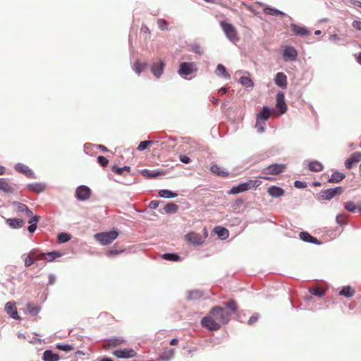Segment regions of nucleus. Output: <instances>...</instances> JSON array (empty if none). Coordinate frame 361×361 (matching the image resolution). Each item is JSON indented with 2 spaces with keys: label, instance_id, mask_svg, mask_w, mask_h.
Listing matches in <instances>:
<instances>
[{
  "label": "nucleus",
  "instance_id": "1",
  "mask_svg": "<svg viewBox=\"0 0 361 361\" xmlns=\"http://www.w3.org/2000/svg\"><path fill=\"white\" fill-rule=\"evenodd\" d=\"M209 314L214 317L221 325L227 323L230 320L231 313L219 306L214 307L209 312Z\"/></svg>",
  "mask_w": 361,
  "mask_h": 361
},
{
  "label": "nucleus",
  "instance_id": "2",
  "mask_svg": "<svg viewBox=\"0 0 361 361\" xmlns=\"http://www.w3.org/2000/svg\"><path fill=\"white\" fill-rule=\"evenodd\" d=\"M262 184V182L259 180H249L248 181L239 184L237 186L233 187L228 194L235 195L240 192H243L250 190L252 188H256Z\"/></svg>",
  "mask_w": 361,
  "mask_h": 361
},
{
  "label": "nucleus",
  "instance_id": "3",
  "mask_svg": "<svg viewBox=\"0 0 361 361\" xmlns=\"http://www.w3.org/2000/svg\"><path fill=\"white\" fill-rule=\"evenodd\" d=\"M286 168V164H274L269 165L262 170V173L264 176L260 177L266 180H272L271 178L267 176L269 175H279L282 173Z\"/></svg>",
  "mask_w": 361,
  "mask_h": 361
},
{
  "label": "nucleus",
  "instance_id": "4",
  "mask_svg": "<svg viewBox=\"0 0 361 361\" xmlns=\"http://www.w3.org/2000/svg\"><path fill=\"white\" fill-rule=\"evenodd\" d=\"M118 235L116 231L109 232H102L94 235L95 239L99 241L102 245H106L111 243Z\"/></svg>",
  "mask_w": 361,
  "mask_h": 361
},
{
  "label": "nucleus",
  "instance_id": "5",
  "mask_svg": "<svg viewBox=\"0 0 361 361\" xmlns=\"http://www.w3.org/2000/svg\"><path fill=\"white\" fill-rule=\"evenodd\" d=\"M220 25L222 30H224L226 36L230 41L236 42L239 39L238 37L237 30L234 27V25L226 21H221Z\"/></svg>",
  "mask_w": 361,
  "mask_h": 361
},
{
  "label": "nucleus",
  "instance_id": "6",
  "mask_svg": "<svg viewBox=\"0 0 361 361\" xmlns=\"http://www.w3.org/2000/svg\"><path fill=\"white\" fill-rule=\"evenodd\" d=\"M343 192L342 187H336L334 188H329L322 190L318 194L319 200H330L336 195H340Z\"/></svg>",
  "mask_w": 361,
  "mask_h": 361
},
{
  "label": "nucleus",
  "instance_id": "7",
  "mask_svg": "<svg viewBox=\"0 0 361 361\" xmlns=\"http://www.w3.org/2000/svg\"><path fill=\"white\" fill-rule=\"evenodd\" d=\"M202 326L211 330L216 331L221 328V324L210 314L204 317L201 321Z\"/></svg>",
  "mask_w": 361,
  "mask_h": 361
},
{
  "label": "nucleus",
  "instance_id": "8",
  "mask_svg": "<svg viewBox=\"0 0 361 361\" xmlns=\"http://www.w3.org/2000/svg\"><path fill=\"white\" fill-rule=\"evenodd\" d=\"M112 354L118 358L129 359L137 355V352L133 348H123L115 350Z\"/></svg>",
  "mask_w": 361,
  "mask_h": 361
},
{
  "label": "nucleus",
  "instance_id": "9",
  "mask_svg": "<svg viewBox=\"0 0 361 361\" xmlns=\"http://www.w3.org/2000/svg\"><path fill=\"white\" fill-rule=\"evenodd\" d=\"M185 240L195 246L200 245L204 243V238L200 234L192 231L189 232L185 235Z\"/></svg>",
  "mask_w": 361,
  "mask_h": 361
},
{
  "label": "nucleus",
  "instance_id": "10",
  "mask_svg": "<svg viewBox=\"0 0 361 361\" xmlns=\"http://www.w3.org/2000/svg\"><path fill=\"white\" fill-rule=\"evenodd\" d=\"M76 197L80 200H86L90 198L91 190L85 185L79 186L75 191Z\"/></svg>",
  "mask_w": 361,
  "mask_h": 361
},
{
  "label": "nucleus",
  "instance_id": "11",
  "mask_svg": "<svg viewBox=\"0 0 361 361\" xmlns=\"http://www.w3.org/2000/svg\"><path fill=\"white\" fill-rule=\"evenodd\" d=\"M361 161V152H354L345 161V166L347 169H352L355 164Z\"/></svg>",
  "mask_w": 361,
  "mask_h": 361
},
{
  "label": "nucleus",
  "instance_id": "12",
  "mask_svg": "<svg viewBox=\"0 0 361 361\" xmlns=\"http://www.w3.org/2000/svg\"><path fill=\"white\" fill-rule=\"evenodd\" d=\"M297 56L298 51L293 47H286L283 51V57L286 61H294Z\"/></svg>",
  "mask_w": 361,
  "mask_h": 361
},
{
  "label": "nucleus",
  "instance_id": "13",
  "mask_svg": "<svg viewBox=\"0 0 361 361\" xmlns=\"http://www.w3.org/2000/svg\"><path fill=\"white\" fill-rule=\"evenodd\" d=\"M290 27L294 35L298 36L304 37L309 35L311 33L305 27L294 23L290 24Z\"/></svg>",
  "mask_w": 361,
  "mask_h": 361
},
{
  "label": "nucleus",
  "instance_id": "14",
  "mask_svg": "<svg viewBox=\"0 0 361 361\" xmlns=\"http://www.w3.org/2000/svg\"><path fill=\"white\" fill-rule=\"evenodd\" d=\"M164 66V63L159 59L157 63L152 65L151 71L155 77L159 78L163 73Z\"/></svg>",
  "mask_w": 361,
  "mask_h": 361
},
{
  "label": "nucleus",
  "instance_id": "15",
  "mask_svg": "<svg viewBox=\"0 0 361 361\" xmlns=\"http://www.w3.org/2000/svg\"><path fill=\"white\" fill-rule=\"evenodd\" d=\"M5 311L10 317L15 319H19L20 317L18 314L16 303L13 302H8L5 305Z\"/></svg>",
  "mask_w": 361,
  "mask_h": 361
},
{
  "label": "nucleus",
  "instance_id": "16",
  "mask_svg": "<svg viewBox=\"0 0 361 361\" xmlns=\"http://www.w3.org/2000/svg\"><path fill=\"white\" fill-rule=\"evenodd\" d=\"M276 108L279 109L280 114H284L287 110V106L284 100V94L281 92L276 95Z\"/></svg>",
  "mask_w": 361,
  "mask_h": 361
},
{
  "label": "nucleus",
  "instance_id": "17",
  "mask_svg": "<svg viewBox=\"0 0 361 361\" xmlns=\"http://www.w3.org/2000/svg\"><path fill=\"white\" fill-rule=\"evenodd\" d=\"M194 64L192 63L183 62L180 64L179 74L181 75H189L193 72Z\"/></svg>",
  "mask_w": 361,
  "mask_h": 361
},
{
  "label": "nucleus",
  "instance_id": "18",
  "mask_svg": "<svg viewBox=\"0 0 361 361\" xmlns=\"http://www.w3.org/2000/svg\"><path fill=\"white\" fill-rule=\"evenodd\" d=\"M16 171L21 173L28 178H35L33 171L26 165L23 164H18L15 166Z\"/></svg>",
  "mask_w": 361,
  "mask_h": 361
},
{
  "label": "nucleus",
  "instance_id": "19",
  "mask_svg": "<svg viewBox=\"0 0 361 361\" xmlns=\"http://www.w3.org/2000/svg\"><path fill=\"white\" fill-rule=\"evenodd\" d=\"M0 190L11 193L15 190V185L11 183L8 179L0 178Z\"/></svg>",
  "mask_w": 361,
  "mask_h": 361
},
{
  "label": "nucleus",
  "instance_id": "20",
  "mask_svg": "<svg viewBox=\"0 0 361 361\" xmlns=\"http://www.w3.org/2000/svg\"><path fill=\"white\" fill-rule=\"evenodd\" d=\"M274 82L277 86L286 88L287 87V77L286 74L282 72L278 73L276 75Z\"/></svg>",
  "mask_w": 361,
  "mask_h": 361
},
{
  "label": "nucleus",
  "instance_id": "21",
  "mask_svg": "<svg viewBox=\"0 0 361 361\" xmlns=\"http://www.w3.org/2000/svg\"><path fill=\"white\" fill-rule=\"evenodd\" d=\"M268 193L274 197H279L283 195L284 190L281 188L273 185L268 188Z\"/></svg>",
  "mask_w": 361,
  "mask_h": 361
},
{
  "label": "nucleus",
  "instance_id": "22",
  "mask_svg": "<svg viewBox=\"0 0 361 361\" xmlns=\"http://www.w3.org/2000/svg\"><path fill=\"white\" fill-rule=\"evenodd\" d=\"M42 358L44 361H58L59 355L50 350H47L44 352Z\"/></svg>",
  "mask_w": 361,
  "mask_h": 361
},
{
  "label": "nucleus",
  "instance_id": "23",
  "mask_svg": "<svg viewBox=\"0 0 361 361\" xmlns=\"http://www.w3.org/2000/svg\"><path fill=\"white\" fill-rule=\"evenodd\" d=\"M6 223L12 228H19L24 225V221L20 219H8Z\"/></svg>",
  "mask_w": 361,
  "mask_h": 361
},
{
  "label": "nucleus",
  "instance_id": "24",
  "mask_svg": "<svg viewBox=\"0 0 361 361\" xmlns=\"http://www.w3.org/2000/svg\"><path fill=\"white\" fill-rule=\"evenodd\" d=\"M215 233L222 240L226 239L229 235L228 229L221 226H216L214 229Z\"/></svg>",
  "mask_w": 361,
  "mask_h": 361
},
{
  "label": "nucleus",
  "instance_id": "25",
  "mask_svg": "<svg viewBox=\"0 0 361 361\" xmlns=\"http://www.w3.org/2000/svg\"><path fill=\"white\" fill-rule=\"evenodd\" d=\"M345 178V175L343 173L335 171L331 175V178L328 180V182L333 183H340Z\"/></svg>",
  "mask_w": 361,
  "mask_h": 361
},
{
  "label": "nucleus",
  "instance_id": "26",
  "mask_svg": "<svg viewBox=\"0 0 361 361\" xmlns=\"http://www.w3.org/2000/svg\"><path fill=\"white\" fill-rule=\"evenodd\" d=\"M300 237L303 241L309 242V243H314V244H319V240L316 238L312 236L307 232H304V231L300 232Z\"/></svg>",
  "mask_w": 361,
  "mask_h": 361
},
{
  "label": "nucleus",
  "instance_id": "27",
  "mask_svg": "<svg viewBox=\"0 0 361 361\" xmlns=\"http://www.w3.org/2000/svg\"><path fill=\"white\" fill-rule=\"evenodd\" d=\"M175 351L173 349H166L160 355L159 359L161 361H169L173 357Z\"/></svg>",
  "mask_w": 361,
  "mask_h": 361
},
{
  "label": "nucleus",
  "instance_id": "28",
  "mask_svg": "<svg viewBox=\"0 0 361 361\" xmlns=\"http://www.w3.org/2000/svg\"><path fill=\"white\" fill-rule=\"evenodd\" d=\"M355 293V289H353L351 286H345L342 288V290L339 292L340 295H343L347 298H351Z\"/></svg>",
  "mask_w": 361,
  "mask_h": 361
},
{
  "label": "nucleus",
  "instance_id": "29",
  "mask_svg": "<svg viewBox=\"0 0 361 361\" xmlns=\"http://www.w3.org/2000/svg\"><path fill=\"white\" fill-rule=\"evenodd\" d=\"M123 343V341L118 339V338L111 339V340L106 341L104 343V348L105 349H108V348H110L111 347H115L116 345H119Z\"/></svg>",
  "mask_w": 361,
  "mask_h": 361
},
{
  "label": "nucleus",
  "instance_id": "30",
  "mask_svg": "<svg viewBox=\"0 0 361 361\" xmlns=\"http://www.w3.org/2000/svg\"><path fill=\"white\" fill-rule=\"evenodd\" d=\"M308 168L312 171L319 172L322 171L324 166L320 162L314 161L309 164Z\"/></svg>",
  "mask_w": 361,
  "mask_h": 361
},
{
  "label": "nucleus",
  "instance_id": "31",
  "mask_svg": "<svg viewBox=\"0 0 361 361\" xmlns=\"http://www.w3.org/2000/svg\"><path fill=\"white\" fill-rule=\"evenodd\" d=\"M210 170L213 173L216 174L217 176H219L224 177L228 175L227 172H226L224 170L221 169V167L216 164H214V165L211 166Z\"/></svg>",
  "mask_w": 361,
  "mask_h": 361
},
{
  "label": "nucleus",
  "instance_id": "32",
  "mask_svg": "<svg viewBox=\"0 0 361 361\" xmlns=\"http://www.w3.org/2000/svg\"><path fill=\"white\" fill-rule=\"evenodd\" d=\"M40 217L37 215L34 216L30 220L28 221V223L30 224V226L28 227V231L30 233H33L37 228V223L39 221Z\"/></svg>",
  "mask_w": 361,
  "mask_h": 361
},
{
  "label": "nucleus",
  "instance_id": "33",
  "mask_svg": "<svg viewBox=\"0 0 361 361\" xmlns=\"http://www.w3.org/2000/svg\"><path fill=\"white\" fill-rule=\"evenodd\" d=\"M164 212L169 214L176 213L178 209V206L173 202H170L164 206Z\"/></svg>",
  "mask_w": 361,
  "mask_h": 361
},
{
  "label": "nucleus",
  "instance_id": "34",
  "mask_svg": "<svg viewBox=\"0 0 361 361\" xmlns=\"http://www.w3.org/2000/svg\"><path fill=\"white\" fill-rule=\"evenodd\" d=\"M270 116V111L269 108L264 106L261 111V112L257 115V118L259 120L266 121Z\"/></svg>",
  "mask_w": 361,
  "mask_h": 361
},
{
  "label": "nucleus",
  "instance_id": "35",
  "mask_svg": "<svg viewBox=\"0 0 361 361\" xmlns=\"http://www.w3.org/2000/svg\"><path fill=\"white\" fill-rule=\"evenodd\" d=\"M216 73L218 75H222L224 78L229 79L230 75L227 73L226 68L222 64H219L216 69Z\"/></svg>",
  "mask_w": 361,
  "mask_h": 361
},
{
  "label": "nucleus",
  "instance_id": "36",
  "mask_svg": "<svg viewBox=\"0 0 361 361\" xmlns=\"http://www.w3.org/2000/svg\"><path fill=\"white\" fill-rule=\"evenodd\" d=\"M264 11L265 13L274 16H285V13L283 12H281L276 8H272L269 7H267L264 9Z\"/></svg>",
  "mask_w": 361,
  "mask_h": 361
},
{
  "label": "nucleus",
  "instance_id": "37",
  "mask_svg": "<svg viewBox=\"0 0 361 361\" xmlns=\"http://www.w3.org/2000/svg\"><path fill=\"white\" fill-rule=\"evenodd\" d=\"M27 188L30 190H32V191H34L36 192H41L44 190V186L40 183L29 184L27 185Z\"/></svg>",
  "mask_w": 361,
  "mask_h": 361
},
{
  "label": "nucleus",
  "instance_id": "38",
  "mask_svg": "<svg viewBox=\"0 0 361 361\" xmlns=\"http://www.w3.org/2000/svg\"><path fill=\"white\" fill-rule=\"evenodd\" d=\"M310 292L316 295V296H319V297H322V296H324L326 295V290L320 288V287H316V288H310Z\"/></svg>",
  "mask_w": 361,
  "mask_h": 361
},
{
  "label": "nucleus",
  "instance_id": "39",
  "mask_svg": "<svg viewBox=\"0 0 361 361\" xmlns=\"http://www.w3.org/2000/svg\"><path fill=\"white\" fill-rule=\"evenodd\" d=\"M147 67L146 63H140L139 61H136L134 64V71L140 75L141 72H142Z\"/></svg>",
  "mask_w": 361,
  "mask_h": 361
},
{
  "label": "nucleus",
  "instance_id": "40",
  "mask_svg": "<svg viewBox=\"0 0 361 361\" xmlns=\"http://www.w3.org/2000/svg\"><path fill=\"white\" fill-rule=\"evenodd\" d=\"M239 81L243 86L247 87H252L254 86L252 80L248 77L243 76L240 78Z\"/></svg>",
  "mask_w": 361,
  "mask_h": 361
},
{
  "label": "nucleus",
  "instance_id": "41",
  "mask_svg": "<svg viewBox=\"0 0 361 361\" xmlns=\"http://www.w3.org/2000/svg\"><path fill=\"white\" fill-rule=\"evenodd\" d=\"M226 307L229 310V312L231 314L235 312L238 309L237 302L233 300H231L230 301L226 302Z\"/></svg>",
  "mask_w": 361,
  "mask_h": 361
},
{
  "label": "nucleus",
  "instance_id": "42",
  "mask_svg": "<svg viewBox=\"0 0 361 361\" xmlns=\"http://www.w3.org/2000/svg\"><path fill=\"white\" fill-rule=\"evenodd\" d=\"M162 257H163V259H164L166 260L175 261V262L180 261V257L178 255L174 254V253L164 254Z\"/></svg>",
  "mask_w": 361,
  "mask_h": 361
},
{
  "label": "nucleus",
  "instance_id": "43",
  "mask_svg": "<svg viewBox=\"0 0 361 361\" xmlns=\"http://www.w3.org/2000/svg\"><path fill=\"white\" fill-rule=\"evenodd\" d=\"M154 143V141L153 140H146V141H142L140 142L137 149L138 151H143L148 148L151 145Z\"/></svg>",
  "mask_w": 361,
  "mask_h": 361
},
{
  "label": "nucleus",
  "instance_id": "44",
  "mask_svg": "<svg viewBox=\"0 0 361 361\" xmlns=\"http://www.w3.org/2000/svg\"><path fill=\"white\" fill-rule=\"evenodd\" d=\"M202 296V293L200 290H194L190 291L188 293V299L190 300H197L200 298Z\"/></svg>",
  "mask_w": 361,
  "mask_h": 361
},
{
  "label": "nucleus",
  "instance_id": "45",
  "mask_svg": "<svg viewBox=\"0 0 361 361\" xmlns=\"http://www.w3.org/2000/svg\"><path fill=\"white\" fill-rule=\"evenodd\" d=\"M159 195L160 197H166V198L175 197L177 196L176 193H173V192H171L169 190H161L159 192Z\"/></svg>",
  "mask_w": 361,
  "mask_h": 361
},
{
  "label": "nucleus",
  "instance_id": "46",
  "mask_svg": "<svg viewBox=\"0 0 361 361\" xmlns=\"http://www.w3.org/2000/svg\"><path fill=\"white\" fill-rule=\"evenodd\" d=\"M27 310L28 312L32 315H36L39 311V308L32 303L27 305Z\"/></svg>",
  "mask_w": 361,
  "mask_h": 361
},
{
  "label": "nucleus",
  "instance_id": "47",
  "mask_svg": "<svg viewBox=\"0 0 361 361\" xmlns=\"http://www.w3.org/2000/svg\"><path fill=\"white\" fill-rule=\"evenodd\" d=\"M35 262L34 258V252H30L25 259V266L30 267Z\"/></svg>",
  "mask_w": 361,
  "mask_h": 361
},
{
  "label": "nucleus",
  "instance_id": "48",
  "mask_svg": "<svg viewBox=\"0 0 361 361\" xmlns=\"http://www.w3.org/2000/svg\"><path fill=\"white\" fill-rule=\"evenodd\" d=\"M56 348L66 352H69L74 349V347L72 345L68 344H57Z\"/></svg>",
  "mask_w": 361,
  "mask_h": 361
},
{
  "label": "nucleus",
  "instance_id": "49",
  "mask_svg": "<svg viewBox=\"0 0 361 361\" xmlns=\"http://www.w3.org/2000/svg\"><path fill=\"white\" fill-rule=\"evenodd\" d=\"M264 126H265L264 121L259 120V118H257L255 128H257V132L263 133L264 131Z\"/></svg>",
  "mask_w": 361,
  "mask_h": 361
},
{
  "label": "nucleus",
  "instance_id": "50",
  "mask_svg": "<svg viewBox=\"0 0 361 361\" xmlns=\"http://www.w3.org/2000/svg\"><path fill=\"white\" fill-rule=\"evenodd\" d=\"M45 255H46L45 260H47L48 262H51V261L54 260V259H56V257H59L60 256V254L58 253L57 252H50L45 254Z\"/></svg>",
  "mask_w": 361,
  "mask_h": 361
},
{
  "label": "nucleus",
  "instance_id": "51",
  "mask_svg": "<svg viewBox=\"0 0 361 361\" xmlns=\"http://www.w3.org/2000/svg\"><path fill=\"white\" fill-rule=\"evenodd\" d=\"M345 209L350 212H355L357 207L353 202L348 201L345 203Z\"/></svg>",
  "mask_w": 361,
  "mask_h": 361
},
{
  "label": "nucleus",
  "instance_id": "52",
  "mask_svg": "<svg viewBox=\"0 0 361 361\" xmlns=\"http://www.w3.org/2000/svg\"><path fill=\"white\" fill-rule=\"evenodd\" d=\"M71 239L69 234L66 233H61L58 235V240L59 243H66Z\"/></svg>",
  "mask_w": 361,
  "mask_h": 361
},
{
  "label": "nucleus",
  "instance_id": "53",
  "mask_svg": "<svg viewBox=\"0 0 361 361\" xmlns=\"http://www.w3.org/2000/svg\"><path fill=\"white\" fill-rule=\"evenodd\" d=\"M346 218H347L346 215H345L343 214H338L336 216V221L340 225L345 224H346V222H345Z\"/></svg>",
  "mask_w": 361,
  "mask_h": 361
},
{
  "label": "nucleus",
  "instance_id": "54",
  "mask_svg": "<svg viewBox=\"0 0 361 361\" xmlns=\"http://www.w3.org/2000/svg\"><path fill=\"white\" fill-rule=\"evenodd\" d=\"M157 24L159 28L162 30L168 29V23L164 19H159L157 20Z\"/></svg>",
  "mask_w": 361,
  "mask_h": 361
},
{
  "label": "nucleus",
  "instance_id": "55",
  "mask_svg": "<svg viewBox=\"0 0 361 361\" xmlns=\"http://www.w3.org/2000/svg\"><path fill=\"white\" fill-rule=\"evenodd\" d=\"M97 161L99 164L103 167H106L109 164V160L105 157L103 156H99L97 157Z\"/></svg>",
  "mask_w": 361,
  "mask_h": 361
},
{
  "label": "nucleus",
  "instance_id": "56",
  "mask_svg": "<svg viewBox=\"0 0 361 361\" xmlns=\"http://www.w3.org/2000/svg\"><path fill=\"white\" fill-rule=\"evenodd\" d=\"M123 252H124V250H116V249L112 248L111 250H110L107 252V256L108 257H111V256H114V255H116L121 254V253H122Z\"/></svg>",
  "mask_w": 361,
  "mask_h": 361
},
{
  "label": "nucleus",
  "instance_id": "57",
  "mask_svg": "<svg viewBox=\"0 0 361 361\" xmlns=\"http://www.w3.org/2000/svg\"><path fill=\"white\" fill-rule=\"evenodd\" d=\"M16 204H17V209L18 212L24 213L26 210H27L28 207L27 205H25L23 203H20V202H18Z\"/></svg>",
  "mask_w": 361,
  "mask_h": 361
},
{
  "label": "nucleus",
  "instance_id": "58",
  "mask_svg": "<svg viewBox=\"0 0 361 361\" xmlns=\"http://www.w3.org/2000/svg\"><path fill=\"white\" fill-rule=\"evenodd\" d=\"M258 318H259V314L257 313H255L249 319L248 324H253L255 322L257 321Z\"/></svg>",
  "mask_w": 361,
  "mask_h": 361
},
{
  "label": "nucleus",
  "instance_id": "59",
  "mask_svg": "<svg viewBox=\"0 0 361 361\" xmlns=\"http://www.w3.org/2000/svg\"><path fill=\"white\" fill-rule=\"evenodd\" d=\"M143 173H144V174H147V177H149V178H154V177H157V176L162 174L161 172L149 173L147 171H144Z\"/></svg>",
  "mask_w": 361,
  "mask_h": 361
},
{
  "label": "nucleus",
  "instance_id": "60",
  "mask_svg": "<svg viewBox=\"0 0 361 361\" xmlns=\"http://www.w3.org/2000/svg\"><path fill=\"white\" fill-rule=\"evenodd\" d=\"M112 171H114L116 173H117L118 175H122L123 173V167L122 168H120V167H118L117 166H114L112 167Z\"/></svg>",
  "mask_w": 361,
  "mask_h": 361
},
{
  "label": "nucleus",
  "instance_id": "61",
  "mask_svg": "<svg viewBox=\"0 0 361 361\" xmlns=\"http://www.w3.org/2000/svg\"><path fill=\"white\" fill-rule=\"evenodd\" d=\"M45 257H46V255L45 254H39V255H36L35 252H34V258H35V261L37 262V261H39V260H45Z\"/></svg>",
  "mask_w": 361,
  "mask_h": 361
},
{
  "label": "nucleus",
  "instance_id": "62",
  "mask_svg": "<svg viewBox=\"0 0 361 361\" xmlns=\"http://www.w3.org/2000/svg\"><path fill=\"white\" fill-rule=\"evenodd\" d=\"M294 185L295 188H304L307 186L305 183L301 182L299 180H295L294 183Z\"/></svg>",
  "mask_w": 361,
  "mask_h": 361
},
{
  "label": "nucleus",
  "instance_id": "63",
  "mask_svg": "<svg viewBox=\"0 0 361 361\" xmlns=\"http://www.w3.org/2000/svg\"><path fill=\"white\" fill-rule=\"evenodd\" d=\"M180 160L185 164H189L191 161L190 158L186 155H180Z\"/></svg>",
  "mask_w": 361,
  "mask_h": 361
},
{
  "label": "nucleus",
  "instance_id": "64",
  "mask_svg": "<svg viewBox=\"0 0 361 361\" xmlns=\"http://www.w3.org/2000/svg\"><path fill=\"white\" fill-rule=\"evenodd\" d=\"M353 27L357 30H361V21L354 20L353 23Z\"/></svg>",
  "mask_w": 361,
  "mask_h": 361
}]
</instances>
